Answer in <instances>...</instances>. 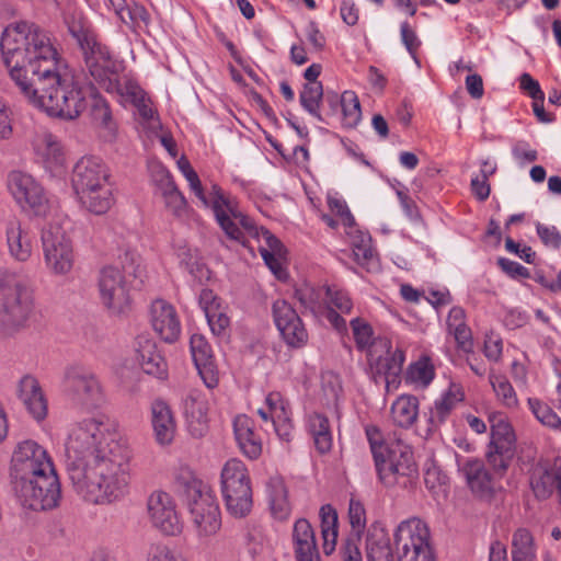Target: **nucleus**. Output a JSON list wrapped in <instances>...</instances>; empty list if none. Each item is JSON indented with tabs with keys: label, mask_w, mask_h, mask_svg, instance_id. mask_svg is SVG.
<instances>
[{
	"label": "nucleus",
	"mask_w": 561,
	"mask_h": 561,
	"mask_svg": "<svg viewBox=\"0 0 561 561\" xmlns=\"http://www.w3.org/2000/svg\"><path fill=\"white\" fill-rule=\"evenodd\" d=\"M221 492L228 513L237 518L247 516L253 504L252 488L245 465L229 459L221 470Z\"/></svg>",
	"instance_id": "nucleus-11"
},
{
	"label": "nucleus",
	"mask_w": 561,
	"mask_h": 561,
	"mask_svg": "<svg viewBox=\"0 0 561 561\" xmlns=\"http://www.w3.org/2000/svg\"><path fill=\"white\" fill-rule=\"evenodd\" d=\"M266 490L273 516L279 520L287 519L290 515L291 507L283 478L272 477L267 482Z\"/></svg>",
	"instance_id": "nucleus-35"
},
{
	"label": "nucleus",
	"mask_w": 561,
	"mask_h": 561,
	"mask_svg": "<svg viewBox=\"0 0 561 561\" xmlns=\"http://www.w3.org/2000/svg\"><path fill=\"white\" fill-rule=\"evenodd\" d=\"M36 312L35 289L18 272L0 267V335L26 329Z\"/></svg>",
	"instance_id": "nucleus-6"
},
{
	"label": "nucleus",
	"mask_w": 561,
	"mask_h": 561,
	"mask_svg": "<svg viewBox=\"0 0 561 561\" xmlns=\"http://www.w3.org/2000/svg\"><path fill=\"white\" fill-rule=\"evenodd\" d=\"M434 376V367L428 358H422L417 360L411 365L408 371V378L411 380V382L421 387L428 386Z\"/></svg>",
	"instance_id": "nucleus-45"
},
{
	"label": "nucleus",
	"mask_w": 561,
	"mask_h": 561,
	"mask_svg": "<svg viewBox=\"0 0 561 561\" xmlns=\"http://www.w3.org/2000/svg\"><path fill=\"white\" fill-rule=\"evenodd\" d=\"M94 119L105 129L104 137L112 139L115 136L116 124L106 103H98L93 110Z\"/></svg>",
	"instance_id": "nucleus-50"
},
{
	"label": "nucleus",
	"mask_w": 561,
	"mask_h": 561,
	"mask_svg": "<svg viewBox=\"0 0 561 561\" xmlns=\"http://www.w3.org/2000/svg\"><path fill=\"white\" fill-rule=\"evenodd\" d=\"M190 344L194 364L213 359L211 348L203 335L193 334Z\"/></svg>",
	"instance_id": "nucleus-53"
},
{
	"label": "nucleus",
	"mask_w": 561,
	"mask_h": 561,
	"mask_svg": "<svg viewBox=\"0 0 561 561\" xmlns=\"http://www.w3.org/2000/svg\"><path fill=\"white\" fill-rule=\"evenodd\" d=\"M147 511L152 526L162 534L176 536L182 533L183 523L169 493L152 492L147 501Z\"/></svg>",
	"instance_id": "nucleus-18"
},
{
	"label": "nucleus",
	"mask_w": 561,
	"mask_h": 561,
	"mask_svg": "<svg viewBox=\"0 0 561 561\" xmlns=\"http://www.w3.org/2000/svg\"><path fill=\"white\" fill-rule=\"evenodd\" d=\"M32 146L44 168L53 176H61L66 173L64 148L56 136L48 130H38L33 137Z\"/></svg>",
	"instance_id": "nucleus-20"
},
{
	"label": "nucleus",
	"mask_w": 561,
	"mask_h": 561,
	"mask_svg": "<svg viewBox=\"0 0 561 561\" xmlns=\"http://www.w3.org/2000/svg\"><path fill=\"white\" fill-rule=\"evenodd\" d=\"M367 561H397L392 553L390 539L380 525H371L366 536Z\"/></svg>",
	"instance_id": "nucleus-33"
},
{
	"label": "nucleus",
	"mask_w": 561,
	"mask_h": 561,
	"mask_svg": "<svg viewBox=\"0 0 561 561\" xmlns=\"http://www.w3.org/2000/svg\"><path fill=\"white\" fill-rule=\"evenodd\" d=\"M300 304L314 316L322 317L339 332L346 331V321L333 309L325 305V288H316L304 284L295 291Z\"/></svg>",
	"instance_id": "nucleus-22"
},
{
	"label": "nucleus",
	"mask_w": 561,
	"mask_h": 561,
	"mask_svg": "<svg viewBox=\"0 0 561 561\" xmlns=\"http://www.w3.org/2000/svg\"><path fill=\"white\" fill-rule=\"evenodd\" d=\"M62 389L75 404L83 409L100 408L105 401L103 387L95 374L80 365L65 369Z\"/></svg>",
	"instance_id": "nucleus-13"
},
{
	"label": "nucleus",
	"mask_w": 561,
	"mask_h": 561,
	"mask_svg": "<svg viewBox=\"0 0 561 561\" xmlns=\"http://www.w3.org/2000/svg\"><path fill=\"white\" fill-rule=\"evenodd\" d=\"M365 432L375 460L377 453L382 454L386 450L389 440L385 442L382 439L381 433L377 426L369 425L366 427Z\"/></svg>",
	"instance_id": "nucleus-62"
},
{
	"label": "nucleus",
	"mask_w": 561,
	"mask_h": 561,
	"mask_svg": "<svg viewBox=\"0 0 561 561\" xmlns=\"http://www.w3.org/2000/svg\"><path fill=\"white\" fill-rule=\"evenodd\" d=\"M528 405L535 417L545 426L558 428L561 425V419L548 404L535 398L528 399Z\"/></svg>",
	"instance_id": "nucleus-44"
},
{
	"label": "nucleus",
	"mask_w": 561,
	"mask_h": 561,
	"mask_svg": "<svg viewBox=\"0 0 561 561\" xmlns=\"http://www.w3.org/2000/svg\"><path fill=\"white\" fill-rule=\"evenodd\" d=\"M342 124L346 128H354L362 119L360 103L353 91L341 94Z\"/></svg>",
	"instance_id": "nucleus-42"
},
{
	"label": "nucleus",
	"mask_w": 561,
	"mask_h": 561,
	"mask_svg": "<svg viewBox=\"0 0 561 561\" xmlns=\"http://www.w3.org/2000/svg\"><path fill=\"white\" fill-rule=\"evenodd\" d=\"M0 49L11 81L28 104L66 121L87 108L83 88L44 30L28 22L11 24L2 33Z\"/></svg>",
	"instance_id": "nucleus-1"
},
{
	"label": "nucleus",
	"mask_w": 561,
	"mask_h": 561,
	"mask_svg": "<svg viewBox=\"0 0 561 561\" xmlns=\"http://www.w3.org/2000/svg\"><path fill=\"white\" fill-rule=\"evenodd\" d=\"M70 228L71 222L67 217H56L42 231L45 267L54 276H66L73 268L75 250Z\"/></svg>",
	"instance_id": "nucleus-9"
},
{
	"label": "nucleus",
	"mask_w": 561,
	"mask_h": 561,
	"mask_svg": "<svg viewBox=\"0 0 561 561\" xmlns=\"http://www.w3.org/2000/svg\"><path fill=\"white\" fill-rule=\"evenodd\" d=\"M465 398L463 389L459 383L450 382L448 389L434 402L431 410V422L442 424L456 405Z\"/></svg>",
	"instance_id": "nucleus-34"
},
{
	"label": "nucleus",
	"mask_w": 561,
	"mask_h": 561,
	"mask_svg": "<svg viewBox=\"0 0 561 561\" xmlns=\"http://www.w3.org/2000/svg\"><path fill=\"white\" fill-rule=\"evenodd\" d=\"M72 186L81 205L95 215L105 214L114 203L107 165L98 157H82L73 167Z\"/></svg>",
	"instance_id": "nucleus-7"
},
{
	"label": "nucleus",
	"mask_w": 561,
	"mask_h": 561,
	"mask_svg": "<svg viewBox=\"0 0 561 561\" xmlns=\"http://www.w3.org/2000/svg\"><path fill=\"white\" fill-rule=\"evenodd\" d=\"M536 229L540 240L546 247L554 250L561 247V233L554 226H546L537 222Z\"/></svg>",
	"instance_id": "nucleus-56"
},
{
	"label": "nucleus",
	"mask_w": 561,
	"mask_h": 561,
	"mask_svg": "<svg viewBox=\"0 0 561 561\" xmlns=\"http://www.w3.org/2000/svg\"><path fill=\"white\" fill-rule=\"evenodd\" d=\"M512 560L536 561L537 546L533 534L526 528H518L512 536Z\"/></svg>",
	"instance_id": "nucleus-37"
},
{
	"label": "nucleus",
	"mask_w": 561,
	"mask_h": 561,
	"mask_svg": "<svg viewBox=\"0 0 561 561\" xmlns=\"http://www.w3.org/2000/svg\"><path fill=\"white\" fill-rule=\"evenodd\" d=\"M351 328L358 348L364 350L371 344L373 330L370 325L359 318L351 321Z\"/></svg>",
	"instance_id": "nucleus-51"
},
{
	"label": "nucleus",
	"mask_w": 561,
	"mask_h": 561,
	"mask_svg": "<svg viewBox=\"0 0 561 561\" xmlns=\"http://www.w3.org/2000/svg\"><path fill=\"white\" fill-rule=\"evenodd\" d=\"M150 323L154 332L165 342H175L181 334V322L173 305L156 299L150 306Z\"/></svg>",
	"instance_id": "nucleus-25"
},
{
	"label": "nucleus",
	"mask_w": 561,
	"mask_h": 561,
	"mask_svg": "<svg viewBox=\"0 0 561 561\" xmlns=\"http://www.w3.org/2000/svg\"><path fill=\"white\" fill-rule=\"evenodd\" d=\"M393 540L399 561L434 554L430 543V529L420 518L401 522L396 528Z\"/></svg>",
	"instance_id": "nucleus-16"
},
{
	"label": "nucleus",
	"mask_w": 561,
	"mask_h": 561,
	"mask_svg": "<svg viewBox=\"0 0 561 561\" xmlns=\"http://www.w3.org/2000/svg\"><path fill=\"white\" fill-rule=\"evenodd\" d=\"M329 207L332 213L340 217L342 224L348 229L347 234L352 238L353 252L358 263L368 262L374 256L371 238L368 233L355 228V220L346 203L339 198H329Z\"/></svg>",
	"instance_id": "nucleus-21"
},
{
	"label": "nucleus",
	"mask_w": 561,
	"mask_h": 561,
	"mask_svg": "<svg viewBox=\"0 0 561 561\" xmlns=\"http://www.w3.org/2000/svg\"><path fill=\"white\" fill-rule=\"evenodd\" d=\"M444 479L445 478H442L436 470H428L425 473V485L436 497L446 496L447 489L445 482L443 481Z\"/></svg>",
	"instance_id": "nucleus-61"
},
{
	"label": "nucleus",
	"mask_w": 561,
	"mask_h": 561,
	"mask_svg": "<svg viewBox=\"0 0 561 561\" xmlns=\"http://www.w3.org/2000/svg\"><path fill=\"white\" fill-rule=\"evenodd\" d=\"M198 304L203 309L211 332L221 335L230 324L227 314V306L210 289H203L199 294Z\"/></svg>",
	"instance_id": "nucleus-29"
},
{
	"label": "nucleus",
	"mask_w": 561,
	"mask_h": 561,
	"mask_svg": "<svg viewBox=\"0 0 561 561\" xmlns=\"http://www.w3.org/2000/svg\"><path fill=\"white\" fill-rule=\"evenodd\" d=\"M322 549L329 556L335 550L337 540V513L330 505H322L320 508Z\"/></svg>",
	"instance_id": "nucleus-38"
},
{
	"label": "nucleus",
	"mask_w": 561,
	"mask_h": 561,
	"mask_svg": "<svg viewBox=\"0 0 561 561\" xmlns=\"http://www.w3.org/2000/svg\"><path fill=\"white\" fill-rule=\"evenodd\" d=\"M175 481L183 488L185 501L190 500L192 490L210 489L195 477L194 471L187 466H181L175 472Z\"/></svg>",
	"instance_id": "nucleus-46"
},
{
	"label": "nucleus",
	"mask_w": 561,
	"mask_h": 561,
	"mask_svg": "<svg viewBox=\"0 0 561 561\" xmlns=\"http://www.w3.org/2000/svg\"><path fill=\"white\" fill-rule=\"evenodd\" d=\"M293 541L297 561H320L314 531L307 519L295 523Z\"/></svg>",
	"instance_id": "nucleus-31"
},
{
	"label": "nucleus",
	"mask_w": 561,
	"mask_h": 561,
	"mask_svg": "<svg viewBox=\"0 0 561 561\" xmlns=\"http://www.w3.org/2000/svg\"><path fill=\"white\" fill-rule=\"evenodd\" d=\"M405 356L402 350L396 348L379 362V369L383 371L387 385L396 382L402 371Z\"/></svg>",
	"instance_id": "nucleus-43"
},
{
	"label": "nucleus",
	"mask_w": 561,
	"mask_h": 561,
	"mask_svg": "<svg viewBox=\"0 0 561 561\" xmlns=\"http://www.w3.org/2000/svg\"><path fill=\"white\" fill-rule=\"evenodd\" d=\"M325 305L331 309L335 307L344 313H348L353 308V302L345 291L331 287L325 288Z\"/></svg>",
	"instance_id": "nucleus-49"
},
{
	"label": "nucleus",
	"mask_w": 561,
	"mask_h": 561,
	"mask_svg": "<svg viewBox=\"0 0 561 561\" xmlns=\"http://www.w3.org/2000/svg\"><path fill=\"white\" fill-rule=\"evenodd\" d=\"M401 42L413 58L417 67H421L420 60L416 56V51L421 46V41L417 37L415 31L411 27L408 22H402L400 25Z\"/></svg>",
	"instance_id": "nucleus-48"
},
{
	"label": "nucleus",
	"mask_w": 561,
	"mask_h": 561,
	"mask_svg": "<svg viewBox=\"0 0 561 561\" xmlns=\"http://www.w3.org/2000/svg\"><path fill=\"white\" fill-rule=\"evenodd\" d=\"M265 405L270 411L271 421L285 420L286 415L289 414L288 404L279 392L268 393L265 399Z\"/></svg>",
	"instance_id": "nucleus-52"
},
{
	"label": "nucleus",
	"mask_w": 561,
	"mask_h": 561,
	"mask_svg": "<svg viewBox=\"0 0 561 561\" xmlns=\"http://www.w3.org/2000/svg\"><path fill=\"white\" fill-rule=\"evenodd\" d=\"M9 188L22 209L35 216H45L49 209L48 199L41 184L30 174L13 171L9 175Z\"/></svg>",
	"instance_id": "nucleus-17"
},
{
	"label": "nucleus",
	"mask_w": 561,
	"mask_h": 561,
	"mask_svg": "<svg viewBox=\"0 0 561 561\" xmlns=\"http://www.w3.org/2000/svg\"><path fill=\"white\" fill-rule=\"evenodd\" d=\"M503 351V341L496 334H489L484 341V355L486 358L493 362H497L501 358Z\"/></svg>",
	"instance_id": "nucleus-63"
},
{
	"label": "nucleus",
	"mask_w": 561,
	"mask_h": 561,
	"mask_svg": "<svg viewBox=\"0 0 561 561\" xmlns=\"http://www.w3.org/2000/svg\"><path fill=\"white\" fill-rule=\"evenodd\" d=\"M530 486L538 500H547L556 492L561 504V466L536 465L531 471Z\"/></svg>",
	"instance_id": "nucleus-27"
},
{
	"label": "nucleus",
	"mask_w": 561,
	"mask_h": 561,
	"mask_svg": "<svg viewBox=\"0 0 561 561\" xmlns=\"http://www.w3.org/2000/svg\"><path fill=\"white\" fill-rule=\"evenodd\" d=\"M151 425L157 444L170 445L176 433V422L171 408L162 400L151 404Z\"/></svg>",
	"instance_id": "nucleus-28"
},
{
	"label": "nucleus",
	"mask_w": 561,
	"mask_h": 561,
	"mask_svg": "<svg viewBox=\"0 0 561 561\" xmlns=\"http://www.w3.org/2000/svg\"><path fill=\"white\" fill-rule=\"evenodd\" d=\"M84 54L85 65L95 83L108 93L116 94L122 102L130 103L142 121L151 128L159 125L151 101L140 85L131 79H119L113 70V61L108 49L101 45L92 35L78 37Z\"/></svg>",
	"instance_id": "nucleus-5"
},
{
	"label": "nucleus",
	"mask_w": 561,
	"mask_h": 561,
	"mask_svg": "<svg viewBox=\"0 0 561 561\" xmlns=\"http://www.w3.org/2000/svg\"><path fill=\"white\" fill-rule=\"evenodd\" d=\"M419 415V400L414 396H400L391 405V419L400 427L412 426Z\"/></svg>",
	"instance_id": "nucleus-36"
},
{
	"label": "nucleus",
	"mask_w": 561,
	"mask_h": 561,
	"mask_svg": "<svg viewBox=\"0 0 561 561\" xmlns=\"http://www.w3.org/2000/svg\"><path fill=\"white\" fill-rule=\"evenodd\" d=\"M519 88L523 92L529 95L534 101H545V93L542 92L539 82L535 80L529 73L525 72L519 77Z\"/></svg>",
	"instance_id": "nucleus-58"
},
{
	"label": "nucleus",
	"mask_w": 561,
	"mask_h": 561,
	"mask_svg": "<svg viewBox=\"0 0 561 561\" xmlns=\"http://www.w3.org/2000/svg\"><path fill=\"white\" fill-rule=\"evenodd\" d=\"M243 546L253 559L262 554L264 550V536L261 529L248 527L243 534Z\"/></svg>",
	"instance_id": "nucleus-47"
},
{
	"label": "nucleus",
	"mask_w": 561,
	"mask_h": 561,
	"mask_svg": "<svg viewBox=\"0 0 561 561\" xmlns=\"http://www.w3.org/2000/svg\"><path fill=\"white\" fill-rule=\"evenodd\" d=\"M348 518L352 529L359 534L366 526V511L360 501L352 497L348 505Z\"/></svg>",
	"instance_id": "nucleus-54"
},
{
	"label": "nucleus",
	"mask_w": 561,
	"mask_h": 561,
	"mask_svg": "<svg viewBox=\"0 0 561 561\" xmlns=\"http://www.w3.org/2000/svg\"><path fill=\"white\" fill-rule=\"evenodd\" d=\"M184 417L190 435L203 438L209 431L208 400L199 390H191L183 402Z\"/></svg>",
	"instance_id": "nucleus-23"
},
{
	"label": "nucleus",
	"mask_w": 561,
	"mask_h": 561,
	"mask_svg": "<svg viewBox=\"0 0 561 561\" xmlns=\"http://www.w3.org/2000/svg\"><path fill=\"white\" fill-rule=\"evenodd\" d=\"M137 360L147 375L163 379L167 377V362L156 343L149 339L138 341Z\"/></svg>",
	"instance_id": "nucleus-32"
},
{
	"label": "nucleus",
	"mask_w": 561,
	"mask_h": 561,
	"mask_svg": "<svg viewBox=\"0 0 561 561\" xmlns=\"http://www.w3.org/2000/svg\"><path fill=\"white\" fill-rule=\"evenodd\" d=\"M140 265L134 266V259L125 255L122 266L108 265L100 271L98 287L102 305L113 314L126 312L131 305L130 277H139Z\"/></svg>",
	"instance_id": "nucleus-8"
},
{
	"label": "nucleus",
	"mask_w": 561,
	"mask_h": 561,
	"mask_svg": "<svg viewBox=\"0 0 561 561\" xmlns=\"http://www.w3.org/2000/svg\"><path fill=\"white\" fill-rule=\"evenodd\" d=\"M4 234L9 255L19 263L30 261L34 249L31 230L13 216L5 222Z\"/></svg>",
	"instance_id": "nucleus-24"
},
{
	"label": "nucleus",
	"mask_w": 561,
	"mask_h": 561,
	"mask_svg": "<svg viewBox=\"0 0 561 561\" xmlns=\"http://www.w3.org/2000/svg\"><path fill=\"white\" fill-rule=\"evenodd\" d=\"M163 203L165 208L175 217H184L187 213V202L180 190L165 198Z\"/></svg>",
	"instance_id": "nucleus-60"
},
{
	"label": "nucleus",
	"mask_w": 561,
	"mask_h": 561,
	"mask_svg": "<svg viewBox=\"0 0 561 561\" xmlns=\"http://www.w3.org/2000/svg\"><path fill=\"white\" fill-rule=\"evenodd\" d=\"M489 381L500 404L507 409L518 405L517 394L505 376L490 374Z\"/></svg>",
	"instance_id": "nucleus-41"
},
{
	"label": "nucleus",
	"mask_w": 561,
	"mask_h": 561,
	"mask_svg": "<svg viewBox=\"0 0 561 561\" xmlns=\"http://www.w3.org/2000/svg\"><path fill=\"white\" fill-rule=\"evenodd\" d=\"M323 99L321 82H307L299 95L301 106L318 121H323L320 113V104Z\"/></svg>",
	"instance_id": "nucleus-40"
},
{
	"label": "nucleus",
	"mask_w": 561,
	"mask_h": 561,
	"mask_svg": "<svg viewBox=\"0 0 561 561\" xmlns=\"http://www.w3.org/2000/svg\"><path fill=\"white\" fill-rule=\"evenodd\" d=\"M126 16L127 20L122 22L129 26H141V24L147 26L150 21V15L146 8L138 3H133L128 7Z\"/></svg>",
	"instance_id": "nucleus-57"
},
{
	"label": "nucleus",
	"mask_w": 561,
	"mask_h": 561,
	"mask_svg": "<svg viewBox=\"0 0 561 561\" xmlns=\"http://www.w3.org/2000/svg\"><path fill=\"white\" fill-rule=\"evenodd\" d=\"M55 470L47 450L35 440L26 439L16 445L11 459L14 484Z\"/></svg>",
	"instance_id": "nucleus-15"
},
{
	"label": "nucleus",
	"mask_w": 561,
	"mask_h": 561,
	"mask_svg": "<svg viewBox=\"0 0 561 561\" xmlns=\"http://www.w3.org/2000/svg\"><path fill=\"white\" fill-rule=\"evenodd\" d=\"M233 430L239 448L250 459H257L262 454V440L254 432V423L247 415H238L233 421Z\"/></svg>",
	"instance_id": "nucleus-30"
},
{
	"label": "nucleus",
	"mask_w": 561,
	"mask_h": 561,
	"mask_svg": "<svg viewBox=\"0 0 561 561\" xmlns=\"http://www.w3.org/2000/svg\"><path fill=\"white\" fill-rule=\"evenodd\" d=\"M309 430L317 449L321 454L328 453L332 447V432L328 417L319 413L310 415Z\"/></svg>",
	"instance_id": "nucleus-39"
},
{
	"label": "nucleus",
	"mask_w": 561,
	"mask_h": 561,
	"mask_svg": "<svg viewBox=\"0 0 561 561\" xmlns=\"http://www.w3.org/2000/svg\"><path fill=\"white\" fill-rule=\"evenodd\" d=\"M186 504L198 540L208 541L216 536L221 528V513L213 490H192Z\"/></svg>",
	"instance_id": "nucleus-14"
},
{
	"label": "nucleus",
	"mask_w": 561,
	"mask_h": 561,
	"mask_svg": "<svg viewBox=\"0 0 561 561\" xmlns=\"http://www.w3.org/2000/svg\"><path fill=\"white\" fill-rule=\"evenodd\" d=\"M14 489L21 505L35 512L54 510L61 501V485L56 470L15 483Z\"/></svg>",
	"instance_id": "nucleus-12"
},
{
	"label": "nucleus",
	"mask_w": 561,
	"mask_h": 561,
	"mask_svg": "<svg viewBox=\"0 0 561 561\" xmlns=\"http://www.w3.org/2000/svg\"><path fill=\"white\" fill-rule=\"evenodd\" d=\"M176 164L202 204L211 207L225 234L242 245L247 244V237L256 239L259 251L267 267L278 279L286 278L287 274L283 266L286 251L282 242L268 230L257 227L218 185H213L207 197L197 173L185 157H181Z\"/></svg>",
	"instance_id": "nucleus-3"
},
{
	"label": "nucleus",
	"mask_w": 561,
	"mask_h": 561,
	"mask_svg": "<svg viewBox=\"0 0 561 561\" xmlns=\"http://www.w3.org/2000/svg\"><path fill=\"white\" fill-rule=\"evenodd\" d=\"M274 322L285 342L293 347L304 346L308 332L291 305L285 299H277L272 306Z\"/></svg>",
	"instance_id": "nucleus-19"
},
{
	"label": "nucleus",
	"mask_w": 561,
	"mask_h": 561,
	"mask_svg": "<svg viewBox=\"0 0 561 561\" xmlns=\"http://www.w3.org/2000/svg\"><path fill=\"white\" fill-rule=\"evenodd\" d=\"M491 439L485 458L493 470L489 473L482 460L458 458V469L471 492L480 499H490L495 491V477H502L508 469L516 453V436L507 417L502 413L490 415Z\"/></svg>",
	"instance_id": "nucleus-4"
},
{
	"label": "nucleus",
	"mask_w": 561,
	"mask_h": 561,
	"mask_svg": "<svg viewBox=\"0 0 561 561\" xmlns=\"http://www.w3.org/2000/svg\"><path fill=\"white\" fill-rule=\"evenodd\" d=\"M195 366L207 388L213 389L218 385V371L213 359L197 363Z\"/></svg>",
	"instance_id": "nucleus-59"
},
{
	"label": "nucleus",
	"mask_w": 561,
	"mask_h": 561,
	"mask_svg": "<svg viewBox=\"0 0 561 561\" xmlns=\"http://www.w3.org/2000/svg\"><path fill=\"white\" fill-rule=\"evenodd\" d=\"M148 561H181V559L169 547L158 545L151 548Z\"/></svg>",
	"instance_id": "nucleus-64"
},
{
	"label": "nucleus",
	"mask_w": 561,
	"mask_h": 561,
	"mask_svg": "<svg viewBox=\"0 0 561 561\" xmlns=\"http://www.w3.org/2000/svg\"><path fill=\"white\" fill-rule=\"evenodd\" d=\"M65 466L75 491L87 502L110 505L128 495L133 450L116 439L105 416L73 422L65 438Z\"/></svg>",
	"instance_id": "nucleus-2"
},
{
	"label": "nucleus",
	"mask_w": 561,
	"mask_h": 561,
	"mask_svg": "<svg viewBox=\"0 0 561 561\" xmlns=\"http://www.w3.org/2000/svg\"><path fill=\"white\" fill-rule=\"evenodd\" d=\"M16 396L34 420L41 422L46 419L48 402L37 378L23 376L16 383Z\"/></svg>",
	"instance_id": "nucleus-26"
},
{
	"label": "nucleus",
	"mask_w": 561,
	"mask_h": 561,
	"mask_svg": "<svg viewBox=\"0 0 561 561\" xmlns=\"http://www.w3.org/2000/svg\"><path fill=\"white\" fill-rule=\"evenodd\" d=\"M374 461L378 479L387 488L407 485L417 476L412 449L401 439L389 440L386 450L377 453Z\"/></svg>",
	"instance_id": "nucleus-10"
},
{
	"label": "nucleus",
	"mask_w": 561,
	"mask_h": 561,
	"mask_svg": "<svg viewBox=\"0 0 561 561\" xmlns=\"http://www.w3.org/2000/svg\"><path fill=\"white\" fill-rule=\"evenodd\" d=\"M13 134V112L8 102L0 96V139L7 140Z\"/></svg>",
	"instance_id": "nucleus-55"
}]
</instances>
